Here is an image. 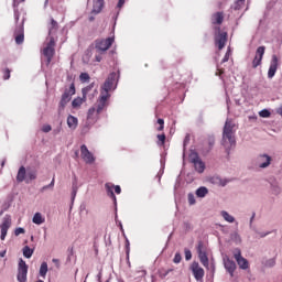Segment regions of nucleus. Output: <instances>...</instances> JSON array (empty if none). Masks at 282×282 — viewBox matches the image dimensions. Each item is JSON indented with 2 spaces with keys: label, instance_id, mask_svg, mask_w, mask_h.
I'll return each instance as SVG.
<instances>
[{
  "label": "nucleus",
  "instance_id": "f257e3e1",
  "mask_svg": "<svg viewBox=\"0 0 282 282\" xmlns=\"http://www.w3.org/2000/svg\"><path fill=\"white\" fill-rule=\"evenodd\" d=\"M223 144L230 149V147H235V123L232 120L227 119L223 129Z\"/></svg>",
  "mask_w": 282,
  "mask_h": 282
},
{
  "label": "nucleus",
  "instance_id": "f03ea898",
  "mask_svg": "<svg viewBox=\"0 0 282 282\" xmlns=\"http://www.w3.org/2000/svg\"><path fill=\"white\" fill-rule=\"evenodd\" d=\"M75 94H76V86L73 84L62 95L59 106H58L59 113H61V111H63L65 109V107H67V102H69V100H72V96H74Z\"/></svg>",
  "mask_w": 282,
  "mask_h": 282
},
{
  "label": "nucleus",
  "instance_id": "7ed1b4c3",
  "mask_svg": "<svg viewBox=\"0 0 282 282\" xmlns=\"http://www.w3.org/2000/svg\"><path fill=\"white\" fill-rule=\"evenodd\" d=\"M113 37L98 39L95 41V50L99 52V54H104V52H107V50L113 45Z\"/></svg>",
  "mask_w": 282,
  "mask_h": 282
},
{
  "label": "nucleus",
  "instance_id": "20e7f679",
  "mask_svg": "<svg viewBox=\"0 0 282 282\" xmlns=\"http://www.w3.org/2000/svg\"><path fill=\"white\" fill-rule=\"evenodd\" d=\"M216 30L218 34L215 35V45L219 51H221L224 47H226V43H228V33L221 32L219 26L216 28Z\"/></svg>",
  "mask_w": 282,
  "mask_h": 282
},
{
  "label": "nucleus",
  "instance_id": "39448f33",
  "mask_svg": "<svg viewBox=\"0 0 282 282\" xmlns=\"http://www.w3.org/2000/svg\"><path fill=\"white\" fill-rule=\"evenodd\" d=\"M234 259L237 261L240 270H248L250 268L248 260L241 256V249L236 248L234 250Z\"/></svg>",
  "mask_w": 282,
  "mask_h": 282
},
{
  "label": "nucleus",
  "instance_id": "423d86ee",
  "mask_svg": "<svg viewBox=\"0 0 282 282\" xmlns=\"http://www.w3.org/2000/svg\"><path fill=\"white\" fill-rule=\"evenodd\" d=\"M91 91V86H86L82 89L83 97H77L72 101L73 109H78L83 105V102H87V94Z\"/></svg>",
  "mask_w": 282,
  "mask_h": 282
},
{
  "label": "nucleus",
  "instance_id": "0eeeda50",
  "mask_svg": "<svg viewBox=\"0 0 282 282\" xmlns=\"http://www.w3.org/2000/svg\"><path fill=\"white\" fill-rule=\"evenodd\" d=\"M19 282H26L28 281V264L23 259H20L18 265V276Z\"/></svg>",
  "mask_w": 282,
  "mask_h": 282
},
{
  "label": "nucleus",
  "instance_id": "6e6552de",
  "mask_svg": "<svg viewBox=\"0 0 282 282\" xmlns=\"http://www.w3.org/2000/svg\"><path fill=\"white\" fill-rule=\"evenodd\" d=\"M105 188H106L108 197H110V199H113V202L116 204V202H117L116 194L120 195L122 193V188L120 187V185H113L111 183H106ZM113 189H115L116 194L113 193Z\"/></svg>",
  "mask_w": 282,
  "mask_h": 282
},
{
  "label": "nucleus",
  "instance_id": "1a4fd4ad",
  "mask_svg": "<svg viewBox=\"0 0 282 282\" xmlns=\"http://www.w3.org/2000/svg\"><path fill=\"white\" fill-rule=\"evenodd\" d=\"M196 250L198 252L200 263L204 265V268H208V254L206 253V248H204V242L199 241Z\"/></svg>",
  "mask_w": 282,
  "mask_h": 282
},
{
  "label": "nucleus",
  "instance_id": "9d476101",
  "mask_svg": "<svg viewBox=\"0 0 282 282\" xmlns=\"http://www.w3.org/2000/svg\"><path fill=\"white\" fill-rule=\"evenodd\" d=\"M80 155H82V160H84L86 164H94V162H96V158L89 151V149H87V145L85 144L80 147Z\"/></svg>",
  "mask_w": 282,
  "mask_h": 282
},
{
  "label": "nucleus",
  "instance_id": "9b49d317",
  "mask_svg": "<svg viewBox=\"0 0 282 282\" xmlns=\"http://www.w3.org/2000/svg\"><path fill=\"white\" fill-rule=\"evenodd\" d=\"M10 226H12V218H10V216L7 215L3 218L2 224L0 226V228H1V236H0L1 241H4L6 237H8V230H10Z\"/></svg>",
  "mask_w": 282,
  "mask_h": 282
},
{
  "label": "nucleus",
  "instance_id": "f8f14e48",
  "mask_svg": "<svg viewBox=\"0 0 282 282\" xmlns=\"http://www.w3.org/2000/svg\"><path fill=\"white\" fill-rule=\"evenodd\" d=\"M111 97L108 93H101L99 100L97 101V106L95 107L96 110L99 111V113H102L105 110V107L108 105V100Z\"/></svg>",
  "mask_w": 282,
  "mask_h": 282
},
{
  "label": "nucleus",
  "instance_id": "ddd939ff",
  "mask_svg": "<svg viewBox=\"0 0 282 282\" xmlns=\"http://www.w3.org/2000/svg\"><path fill=\"white\" fill-rule=\"evenodd\" d=\"M263 54H265V46H259L256 52V56L252 61V68L257 69L259 65H261V62L263 61Z\"/></svg>",
  "mask_w": 282,
  "mask_h": 282
},
{
  "label": "nucleus",
  "instance_id": "4468645a",
  "mask_svg": "<svg viewBox=\"0 0 282 282\" xmlns=\"http://www.w3.org/2000/svg\"><path fill=\"white\" fill-rule=\"evenodd\" d=\"M117 76L118 75L116 73H111L107 77V79H106V82H105V84L102 86V90L104 91H101V94H109V91H111V89L113 88V83H116Z\"/></svg>",
  "mask_w": 282,
  "mask_h": 282
},
{
  "label": "nucleus",
  "instance_id": "2eb2a0df",
  "mask_svg": "<svg viewBox=\"0 0 282 282\" xmlns=\"http://www.w3.org/2000/svg\"><path fill=\"white\" fill-rule=\"evenodd\" d=\"M191 270L196 281H202L204 279V268L199 267V262H193L191 265Z\"/></svg>",
  "mask_w": 282,
  "mask_h": 282
},
{
  "label": "nucleus",
  "instance_id": "dca6fc26",
  "mask_svg": "<svg viewBox=\"0 0 282 282\" xmlns=\"http://www.w3.org/2000/svg\"><path fill=\"white\" fill-rule=\"evenodd\" d=\"M98 118H100V111H98L96 107L89 108L87 115V124H96V122H98Z\"/></svg>",
  "mask_w": 282,
  "mask_h": 282
},
{
  "label": "nucleus",
  "instance_id": "f3484780",
  "mask_svg": "<svg viewBox=\"0 0 282 282\" xmlns=\"http://www.w3.org/2000/svg\"><path fill=\"white\" fill-rule=\"evenodd\" d=\"M271 162H272V158L268 154H260L257 158V165L260 169H268V166H270Z\"/></svg>",
  "mask_w": 282,
  "mask_h": 282
},
{
  "label": "nucleus",
  "instance_id": "a211bd4d",
  "mask_svg": "<svg viewBox=\"0 0 282 282\" xmlns=\"http://www.w3.org/2000/svg\"><path fill=\"white\" fill-rule=\"evenodd\" d=\"M278 69H279V57H276V55H273L269 70H268V78H274V75L276 74Z\"/></svg>",
  "mask_w": 282,
  "mask_h": 282
},
{
  "label": "nucleus",
  "instance_id": "6ab92c4d",
  "mask_svg": "<svg viewBox=\"0 0 282 282\" xmlns=\"http://www.w3.org/2000/svg\"><path fill=\"white\" fill-rule=\"evenodd\" d=\"M224 265H225V270H227L230 276H235V270H237V263H235V261L231 260L230 258H225Z\"/></svg>",
  "mask_w": 282,
  "mask_h": 282
},
{
  "label": "nucleus",
  "instance_id": "aec40b11",
  "mask_svg": "<svg viewBox=\"0 0 282 282\" xmlns=\"http://www.w3.org/2000/svg\"><path fill=\"white\" fill-rule=\"evenodd\" d=\"M192 162L194 163V167L197 173H204L206 165L204 164V162H202L197 154H194V156H192Z\"/></svg>",
  "mask_w": 282,
  "mask_h": 282
},
{
  "label": "nucleus",
  "instance_id": "412c9836",
  "mask_svg": "<svg viewBox=\"0 0 282 282\" xmlns=\"http://www.w3.org/2000/svg\"><path fill=\"white\" fill-rule=\"evenodd\" d=\"M105 8V0H94L91 14H100Z\"/></svg>",
  "mask_w": 282,
  "mask_h": 282
},
{
  "label": "nucleus",
  "instance_id": "4be33fe9",
  "mask_svg": "<svg viewBox=\"0 0 282 282\" xmlns=\"http://www.w3.org/2000/svg\"><path fill=\"white\" fill-rule=\"evenodd\" d=\"M213 25H221L224 23V12L218 11L212 15Z\"/></svg>",
  "mask_w": 282,
  "mask_h": 282
},
{
  "label": "nucleus",
  "instance_id": "5701e85b",
  "mask_svg": "<svg viewBox=\"0 0 282 282\" xmlns=\"http://www.w3.org/2000/svg\"><path fill=\"white\" fill-rule=\"evenodd\" d=\"M54 52L55 51L53 47H50V46L44 47L43 55L46 58V65H50V63H52V58H54Z\"/></svg>",
  "mask_w": 282,
  "mask_h": 282
},
{
  "label": "nucleus",
  "instance_id": "b1692460",
  "mask_svg": "<svg viewBox=\"0 0 282 282\" xmlns=\"http://www.w3.org/2000/svg\"><path fill=\"white\" fill-rule=\"evenodd\" d=\"M67 127L70 128L72 131H76L78 128V118L69 115L67 117Z\"/></svg>",
  "mask_w": 282,
  "mask_h": 282
},
{
  "label": "nucleus",
  "instance_id": "393cba45",
  "mask_svg": "<svg viewBox=\"0 0 282 282\" xmlns=\"http://www.w3.org/2000/svg\"><path fill=\"white\" fill-rule=\"evenodd\" d=\"M28 175V172L25 171V166H21L17 174V182H25V176Z\"/></svg>",
  "mask_w": 282,
  "mask_h": 282
},
{
  "label": "nucleus",
  "instance_id": "a878e982",
  "mask_svg": "<svg viewBox=\"0 0 282 282\" xmlns=\"http://www.w3.org/2000/svg\"><path fill=\"white\" fill-rule=\"evenodd\" d=\"M88 87H90V90H88V94H87V98L89 100H94V98H96V96H98V89L97 88H94L95 87V84L91 83L90 85H88Z\"/></svg>",
  "mask_w": 282,
  "mask_h": 282
},
{
  "label": "nucleus",
  "instance_id": "bb28decb",
  "mask_svg": "<svg viewBox=\"0 0 282 282\" xmlns=\"http://www.w3.org/2000/svg\"><path fill=\"white\" fill-rule=\"evenodd\" d=\"M58 31V22L54 20V18L51 19V22L48 23V34H54Z\"/></svg>",
  "mask_w": 282,
  "mask_h": 282
},
{
  "label": "nucleus",
  "instance_id": "cd10ccee",
  "mask_svg": "<svg viewBox=\"0 0 282 282\" xmlns=\"http://www.w3.org/2000/svg\"><path fill=\"white\" fill-rule=\"evenodd\" d=\"M32 221L33 224H36V226H41V224H45V218L41 213H35Z\"/></svg>",
  "mask_w": 282,
  "mask_h": 282
},
{
  "label": "nucleus",
  "instance_id": "c85d7f7f",
  "mask_svg": "<svg viewBox=\"0 0 282 282\" xmlns=\"http://www.w3.org/2000/svg\"><path fill=\"white\" fill-rule=\"evenodd\" d=\"M56 182L55 176H53L51 183L48 185H44L41 189L40 193H45V191L50 189V191H54V184Z\"/></svg>",
  "mask_w": 282,
  "mask_h": 282
},
{
  "label": "nucleus",
  "instance_id": "c756f323",
  "mask_svg": "<svg viewBox=\"0 0 282 282\" xmlns=\"http://www.w3.org/2000/svg\"><path fill=\"white\" fill-rule=\"evenodd\" d=\"M33 254H34V249H31L28 246L23 248V257H25V259H31Z\"/></svg>",
  "mask_w": 282,
  "mask_h": 282
},
{
  "label": "nucleus",
  "instance_id": "7c9ffc66",
  "mask_svg": "<svg viewBox=\"0 0 282 282\" xmlns=\"http://www.w3.org/2000/svg\"><path fill=\"white\" fill-rule=\"evenodd\" d=\"M156 138H158L156 144L159 147H164V144H166V134L164 133L158 134Z\"/></svg>",
  "mask_w": 282,
  "mask_h": 282
},
{
  "label": "nucleus",
  "instance_id": "2f4dec72",
  "mask_svg": "<svg viewBox=\"0 0 282 282\" xmlns=\"http://www.w3.org/2000/svg\"><path fill=\"white\" fill-rule=\"evenodd\" d=\"M221 217L225 219V221H228V224H235V217L228 214V212H221Z\"/></svg>",
  "mask_w": 282,
  "mask_h": 282
},
{
  "label": "nucleus",
  "instance_id": "473e14b6",
  "mask_svg": "<svg viewBox=\"0 0 282 282\" xmlns=\"http://www.w3.org/2000/svg\"><path fill=\"white\" fill-rule=\"evenodd\" d=\"M23 41H25V35L23 34V31H20V33L15 35V43L17 45H22Z\"/></svg>",
  "mask_w": 282,
  "mask_h": 282
},
{
  "label": "nucleus",
  "instance_id": "72a5a7b5",
  "mask_svg": "<svg viewBox=\"0 0 282 282\" xmlns=\"http://www.w3.org/2000/svg\"><path fill=\"white\" fill-rule=\"evenodd\" d=\"M33 180H36V172L35 171H30L26 173V180L25 183L30 184Z\"/></svg>",
  "mask_w": 282,
  "mask_h": 282
},
{
  "label": "nucleus",
  "instance_id": "f704fd0d",
  "mask_svg": "<svg viewBox=\"0 0 282 282\" xmlns=\"http://www.w3.org/2000/svg\"><path fill=\"white\" fill-rule=\"evenodd\" d=\"M40 275H42L43 279L47 275V262H42L40 267Z\"/></svg>",
  "mask_w": 282,
  "mask_h": 282
},
{
  "label": "nucleus",
  "instance_id": "c9c22d12",
  "mask_svg": "<svg viewBox=\"0 0 282 282\" xmlns=\"http://www.w3.org/2000/svg\"><path fill=\"white\" fill-rule=\"evenodd\" d=\"M196 195H197V197H206V195H208V188H206V187H199V188L196 191Z\"/></svg>",
  "mask_w": 282,
  "mask_h": 282
},
{
  "label": "nucleus",
  "instance_id": "e433bc0d",
  "mask_svg": "<svg viewBox=\"0 0 282 282\" xmlns=\"http://www.w3.org/2000/svg\"><path fill=\"white\" fill-rule=\"evenodd\" d=\"M2 74H3V80H10V74H11L10 68H4L2 70Z\"/></svg>",
  "mask_w": 282,
  "mask_h": 282
},
{
  "label": "nucleus",
  "instance_id": "4c0bfd02",
  "mask_svg": "<svg viewBox=\"0 0 282 282\" xmlns=\"http://www.w3.org/2000/svg\"><path fill=\"white\" fill-rule=\"evenodd\" d=\"M89 74H87V73H82L80 75H79V80H82V83H87V80H89Z\"/></svg>",
  "mask_w": 282,
  "mask_h": 282
},
{
  "label": "nucleus",
  "instance_id": "58836bf2",
  "mask_svg": "<svg viewBox=\"0 0 282 282\" xmlns=\"http://www.w3.org/2000/svg\"><path fill=\"white\" fill-rule=\"evenodd\" d=\"M259 116H260L261 118H270V112H269L268 109H264V110H261V111L259 112Z\"/></svg>",
  "mask_w": 282,
  "mask_h": 282
},
{
  "label": "nucleus",
  "instance_id": "ea45409f",
  "mask_svg": "<svg viewBox=\"0 0 282 282\" xmlns=\"http://www.w3.org/2000/svg\"><path fill=\"white\" fill-rule=\"evenodd\" d=\"M170 272H173V269H169V270H166V271H161V272H160L161 279H166V276H169V273H170Z\"/></svg>",
  "mask_w": 282,
  "mask_h": 282
},
{
  "label": "nucleus",
  "instance_id": "a19ab883",
  "mask_svg": "<svg viewBox=\"0 0 282 282\" xmlns=\"http://www.w3.org/2000/svg\"><path fill=\"white\" fill-rule=\"evenodd\" d=\"M14 235H15V237H19V235H25V229L22 227L17 228L14 231Z\"/></svg>",
  "mask_w": 282,
  "mask_h": 282
},
{
  "label": "nucleus",
  "instance_id": "79ce46f5",
  "mask_svg": "<svg viewBox=\"0 0 282 282\" xmlns=\"http://www.w3.org/2000/svg\"><path fill=\"white\" fill-rule=\"evenodd\" d=\"M185 259L186 261H191L193 259V253L188 249H185Z\"/></svg>",
  "mask_w": 282,
  "mask_h": 282
},
{
  "label": "nucleus",
  "instance_id": "37998d69",
  "mask_svg": "<svg viewBox=\"0 0 282 282\" xmlns=\"http://www.w3.org/2000/svg\"><path fill=\"white\" fill-rule=\"evenodd\" d=\"M158 124H160V127L156 130L164 131V119H158Z\"/></svg>",
  "mask_w": 282,
  "mask_h": 282
},
{
  "label": "nucleus",
  "instance_id": "c03bdc74",
  "mask_svg": "<svg viewBox=\"0 0 282 282\" xmlns=\"http://www.w3.org/2000/svg\"><path fill=\"white\" fill-rule=\"evenodd\" d=\"M187 199H188V204L191 206H193V204H195V195L194 194H188Z\"/></svg>",
  "mask_w": 282,
  "mask_h": 282
},
{
  "label": "nucleus",
  "instance_id": "a18cd8bd",
  "mask_svg": "<svg viewBox=\"0 0 282 282\" xmlns=\"http://www.w3.org/2000/svg\"><path fill=\"white\" fill-rule=\"evenodd\" d=\"M42 131H43V133H50V131H52V126H50V124L43 126Z\"/></svg>",
  "mask_w": 282,
  "mask_h": 282
},
{
  "label": "nucleus",
  "instance_id": "49530a36",
  "mask_svg": "<svg viewBox=\"0 0 282 282\" xmlns=\"http://www.w3.org/2000/svg\"><path fill=\"white\" fill-rule=\"evenodd\" d=\"M173 261H174V263H181V261H182V254L175 253Z\"/></svg>",
  "mask_w": 282,
  "mask_h": 282
},
{
  "label": "nucleus",
  "instance_id": "de8ad7c7",
  "mask_svg": "<svg viewBox=\"0 0 282 282\" xmlns=\"http://www.w3.org/2000/svg\"><path fill=\"white\" fill-rule=\"evenodd\" d=\"M228 61H230V51H227V53L225 54L221 63H228Z\"/></svg>",
  "mask_w": 282,
  "mask_h": 282
},
{
  "label": "nucleus",
  "instance_id": "09e8293b",
  "mask_svg": "<svg viewBox=\"0 0 282 282\" xmlns=\"http://www.w3.org/2000/svg\"><path fill=\"white\" fill-rule=\"evenodd\" d=\"M56 45V42L54 41V37H50V42L47 43L46 47H53Z\"/></svg>",
  "mask_w": 282,
  "mask_h": 282
},
{
  "label": "nucleus",
  "instance_id": "8fccbe9b",
  "mask_svg": "<svg viewBox=\"0 0 282 282\" xmlns=\"http://www.w3.org/2000/svg\"><path fill=\"white\" fill-rule=\"evenodd\" d=\"M52 261L55 263L56 268H61V261L58 259L54 258Z\"/></svg>",
  "mask_w": 282,
  "mask_h": 282
},
{
  "label": "nucleus",
  "instance_id": "3c124183",
  "mask_svg": "<svg viewBox=\"0 0 282 282\" xmlns=\"http://www.w3.org/2000/svg\"><path fill=\"white\" fill-rule=\"evenodd\" d=\"M224 74V68H217L216 76H221Z\"/></svg>",
  "mask_w": 282,
  "mask_h": 282
},
{
  "label": "nucleus",
  "instance_id": "603ef678",
  "mask_svg": "<svg viewBox=\"0 0 282 282\" xmlns=\"http://www.w3.org/2000/svg\"><path fill=\"white\" fill-rule=\"evenodd\" d=\"M124 6V0H119L118 1V8H122Z\"/></svg>",
  "mask_w": 282,
  "mask_h": 282
},
{
  "label": "nucleus",
  "instance_id": "864d4df0",
  "mask_svg": "<svg viewBox=\"0 0 282 282\" xmlns=\"http://www.w3.org/2000/svg\"><path fill=\"white\" fill-rule=\"evenodd\" d=\"M96 61H97V63H100V61H102V57L101 56H96Z\"/></svg>",
  "mask_w": 282,
  "mask_h": 282
},
{
  "label": "nucleus",
  "instance_id": "5fc2aeb1",
  "mask_svg": "<svg viewBox=\"0 0 282 282\" xmlns=\"http://www.w3.org/2000/svg\"><path fill=\"white\" fill-rule=\"evenodd\" d=\"M6 253H7V251L4 250V251H2V252H0V257L3 259V257H6Z\"/></svg>",
  "mask_w": 282,
  "mask_h": 282
},
{
  "label": "nucleus",
  "instance_id": "6e6d98bb",
  "mask_svg": "<svg viewBox=\"0 0 282 282\" xmlns=\"http://www.w3.org/2000/svg\"><path fill=\"white\" fill-rule=\"evenodd\" d=\"M96 20V18H94V15H90L89 18H88V21H95Z\"/></svg>",
  "mask_w": 282,
  "mask_h": 282
},
{
  "label": "nucleus",
  "instance_id": "4d7b16f0",
  "mask_svg": "<svg viewBox=\"0 0 282 282\" xmlns=\"http://www.w3.org/2000/svg\"><path fill=\"white\" fill-rule=\"evenodd\" d=\"M17 1L18 3H23V0H13Z\"/></svg>",
  "mask_w": 282,
  "mask_h": 282
},
{
  "label": "nucleus",
  "instance_id": "13d9d810",
  "mask_svg": "<svg viewBox=\"0 0 282 282\" xmlns=\"http://www.w3.org/2000/svg\"><path fill=\"white\" fill-rule=\"evenodd\" d=\"M210 147H213V144H215V140H212V142H209Z\"/></svg>",
  "mask_w": 282,
  "mask_h": 282
},
{
  "label": "nucleus",
  "instance_id": "bf43d9fd",
  "mask_svg": "<svg viewBox=\"0 0 282 282\" xmlns=\"http://www.w3.org/2000/svg\"><path fill=\"white\" fill-rule=\"evenodd\" d=\"M246 0H238V3H245Z\"/></svg>",
  "mask_w": 282,
  "mask_h": 282
},
{
  "label": "nucleus",
  "instance_id": "052dcab7",
  "mask_svg": "<svg viewBox=\"0 0 282 282\" xmlns=\"http://www.w3.org/2000/svg\"><path fill=\"white\" fill-rule=\"evenodd\" d=\"M221 186H226V183H221Z\"/></svg>",
  "mask_w": 282,
  "mask_h": 282
},
{
  "label": "nucleus",
  "instance_id": "680f3d73",
  "mask_svg": "<svg viewBox=\"0 0 282 282\" xmlns=\"http://www.w3.org/2000/svg\"><path fill=\"white\" fill-rule=\"evenodd\" d=\"M6 164V161L2 162V166Z\"/></svg>",
  "mask_w": 282,
  "mask_h": 282
},
{
  "label": "nucleus",
  "instance_id": "e2e57ef3",
  "mask_svg": "<svg viewBox=\"0 0 282 282\" xmlns=\"http://www.w3.org/2000/svg\"><path fill=\"white\" fill-rule=\"evenodd\" d=\"M22 1H25V0H22Z\"/></svg>",
  "mask_w": 282,
  "mask_h": 282
}]
</instances>
